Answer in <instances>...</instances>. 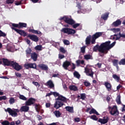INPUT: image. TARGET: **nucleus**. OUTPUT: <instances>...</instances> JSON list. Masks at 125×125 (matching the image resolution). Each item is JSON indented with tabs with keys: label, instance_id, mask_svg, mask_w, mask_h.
Segmentation results:
<instances>
[{
	"label": "nucleus",
	"instance_id": "obj_1",
	"mask_svg": "<svg viewBox=\"0 0 125 125\" xmlns=\"http://www.w3.org/2000/svg\"><path fill=\"white\" fill-rule=\"evenodd\" d=\"M111 41L105 42H103L99 46V44H97L93 48V51L94 52H97V51L102 53H104L106 50H109L113 47L115 44H116V42H114L111 44Z\"/></svg>",
	"mask_w": 125,
	"mask_h": 125
},
{
	"label": "nucleus",
	"instance_id": "obj_2",
	"mask_svg": "<svg viewBox=\"0 0 125 125\" xmlns=\"http://www.w3.org/2000/svg\"><path fill=\"white\" fill-rule=\"evenodd\" d=\"M101 36H102V32H96L92 36L91 35H89L86 38L85 44L88 45L90 44V42H91L92 44H95V41H96V39H98V38H100V37H101Z\"/></svg>",
	"mask_w": 125,
	"mask_h": 125
},
{
	"label": "nucleus",
	"instance_id": "obj_3",
	"mask_svg": "<svg viewBox=\"0 0 125 125\" xmlns=\"http://www.w3.org/2000/svg\"><path fill=\"white\" fill-rule=\"evenodd\" d=\"M59 20L60 21L63 20L65 23L68 24V25H70V26H72L74 29L78 28V27L81 25L80 23H76V21H75L73 19H71L66 16L61 17Z\"/></svg>",
	"mask_w": 125,
	"mask_h": 125
},
{
	"label": "nucleus",
	"instance_id": "obj_4",
	"mask_svg": "<svg viewBox=\"0 0 125 125\" xmlns=\"http://www.w3.org/2000/svg\"><path fill=\"white\" fill-rule=\"evenodd\" d=\"M55 100L56 102H55L54 106L55 109H59L64 105V103H67V98L61 95H60L59 97L56 98Z\"/></svg>",
	"mask_w": 125,
	"mask_h": 125
},
{
	"label": "nucleus",
	"instance_id": "obj_5",
	"mask_svg": "<svg viewBox=\"0 0 125 125\" xmlns=\"http://www.w3.org/2000/svg\"><path fill=\"white\" fill-rule=\"evenodd\" d=\"M37 100L33 98H29L26 102H25V105L22 106L20 108L21 112H25V113L29 111L30 107L28 106L34 105L36 103Z\"/></svg>",
	"mask_w": 125,
	"mask_h": 125
},
{
	"label": "nucleus",
	"instance_id": "obj_6",
	"mask_svg": "<svg viewBox=\"0 0 125 125\" xmlns=\"http://www.w3.org/2000/svg\"><path fill=\"white\" fill-rule=\"evenodd\" d=\"M61 32L64 34H67V35H75L77 32L75 29L69 28H63L61 30Z\"/></svg>",
	"mask_w": 125,
	"mask_h": 125
},
{
	"label": "nucleus",
	"instance_id": "obj_7",
	"mask_svg": "<svg viewBox=\"0 0 125 125\" xmlns=\"http://www.w3.org/2000/svg\"><path fill=\"white\" fill-rule=\"evenodd\" d=\"M11 29L12 28H18V29H21L22 28H27V23L24 22H19L18 24L12 23Z\"/></svg>",
	"mask_w": 125,
	"mask_h": 125
},
{
	"label": "nucleus",
	"instance_id": "obj_8",
	"mask_svg": "<svg viewBox=\"0 0 125 125\" xmlns=\"http://www.w3.org/2000/svg\"><path fill=\"white\" fill-rule=\"evenodd\" d=\"M3 64L4 66H10L11 67L13 61H9L7 59L3 58L2 59H0V64Z\"/></svg>",
	"mask_w": 125,
	"mask_h": 125
},
{
	"label": "nucleus",
	"instance_id": "obj_9",
	"mask_svg": "<svg viewBox=\"0 0 125 125\" xmlns=\"http://www.w3.org/2000/svg\"><path fill=\"white\" fill-rule=\"evenodd\" d=\"M12 30H14V31H15L18 34L20 35V36H21L22 37H27L28 36V33L27 32H25V30H20L16 28H12Z\"/></svg>",
	"mask_w": 125,
	"mask_h": 125
},
{
	"label": "nucleus",
	"instance_id": "obj_10",
	"mask_svg": "<svg viewBox=\"0 0 125 125\" xmlns=\"http://www.w3.org/2000/svg\"><path fill=\"white\" fill-rule=\"evenodd\" d=\"M24 68L26 69H35V70H39L37 68L36 63H28L24 64Z\"/></svg>",
	"mask_w": 125,
	"mask_h": 125
},
{
	"label": "nucleus",
	"instance_id": "obj_11",
	"mask_svg": "<svg viewBox=\"0 0 125 125\" xmlns=\"http://www.w3.org/2000/svg\"><path fill=\"white\" fill-rule=\"evenodd\" d=\"M11 67H12L16 71H20L22 69V66L19 65V63L14 61H13Z\"/></svg>",
	"mask_w": 125,
	"mask_h": 125
},
{
	"label": "nucleus",
	"instance_id": "obj_12",
	"mask_svg": "<svg viewBox=\"0 0 125 125\" xmlns=\"http://www.w3.org/2000/svg\"><path fill=\"white\" fill-rule=\"evenodd\" d=\"M109 121V117L107 116L106 118L105 117H103V119L102 118H99L98 122L99 123H100L101 125H105V124H107Z\"/></svg>",
	"mask_w": 125,
	"mask_h": 125
},
{
	"label": "nucleus",
	"instance_id": "obj_13",
	"mask_svg": "<svg viewBox=\"0 0 125 125\" xmlns=\"http://www.w3.org/2000/svg\"><path fill=\"white\" fill-rule=\"evenodd\" d=\"M27 38H29L30 40L33 41V42H37L39 41V37L35 35L28 34L27 36Z\"/></svg>",
	"mask_w": 125,
	"mask_h": 125
},
{
	"label": "nucleus",
	"instance_id": "obj_14",
	"mask_svg": "<svg viewBox=\"0 0 125 125\" xmlns=\"http://www.w3.org/2000/svg\"><path fill=\"white\" fill-rule=\"evenodd\" d=\"M5 112H8L12 117H17V113L16 111H14L10 108H7V109H5Z\"/></svg>",
	"mask_w": 125,
	"mask_h": 125
},
{
	"label": "nucleus",
	"instance_id": "obj_15",
	"mask_svg": "<svg viewBox=\"0 0 125 125\" xmlns=\"http://www.w3.org/2000/svg\"><path fill=\"white\" fill-rule=\"evenodd\" d=\"M85 73H86V76L91 77V78L93 79V75L94 74V72L92 71V70H90L88 68H85Z\"/></svg>",
	"mask_w": 125,
	"mask_h": 125
},
{
	"label": "nucleus",
	"instance_id": "obj_16",
	"mask_svg": "<svg viewBox=\"0 0 125 125\" xmlns=\"http://www.w3.org/2000/svg\"><path fill=\"white\" fill-rule=\"evenodd\" d=\"M38 67L41 69V70H42V71H48V66L46 64L41 63L38 65Z\"/></svg>",
	"mask_w": 125,
	"mask_h": 125
},
{
	"label": "nucleus",
	"instance_id": "obj_17",
	"mask_svg": "<svg viewBox=\"0 0 125 125\" xmlns=\"http://www.w3.org/2000/svg\"><path fill=\"white\" fill-rule=\"evenodd\" d=\"M69 66H71V62L68 61H65L62 64V67L64 70H68Z\"/></svg>",
	"mask_w": 125,
	"mask_h": 125
},
{
	"label": "nucleus",
	"instance_id": "obj_18",
	"mask_svg": "<svg viewBox=\"0 0 125 125\" xmlns=\"http://www.w3.org/2000/svg\"><path fill=\"white\" fill-rule=\"evenodd\" d=\"M121 25H122V21H121V20L120 19H118L116 21L113 22L111 24L112 27H118Z\"/></svg>",
	"mask_w": 125,
	"mask_h": 125
},
{
	"label": "nucleus",
	"instance_id": "obj_19",
	"mask_svg": "<svg viewBox=\"0 0 125 125\" xmlns=\"http://www.w3.org/2000/svg\"><path fill=\"white\" fill-rule=\"evenodd\" d=\"M39 54H38L36 52H33L31 54V59H32L33 61L36 62L38 60V56Z\"/></svg>",
	"mask_w": 125,
	"mask_h": 125
},
{
	"label": "nucleus",
	"instance_id": "obj_20",
	"mask_svg": "<svg viewBox=\"0 0 125 125\" xmlns=\"http://www.w3.org/2000/svg\"><path fill=\"white\" fill-rule=\"evenodd\" d=\"M104 84L108 91H111L112 90V85H111L110 83L105 82Z\"/></svg>",
	"mask_w": 125,
	"mask_h": 125
},
{
	"label": "nucleus",
	"instance_id": "obj_21",
	"mask_svg": "<svg viewBox=\"0 0 125 125\" xmlns=\"http://www.w3.org/2000/svg\"><path fill=\"white\" fill-rule=\"evenodd\" d=\"M45 85L47 86H49V88H53L54 87V83H53L52 80H49Z\"/></svg>",
	"mask_w": 125,
	"mask_h": 125
},
{
	"label": "nucleus",
	"instance_id": "obj_22",
	"mask_svg": "<svg viewBox=\"0 0 125 125\" xmlns=\"http://www.w3.org/2000/svg\"><path fill=\"white\" fill-rule=\"evenodd\" d=\"M65 109L67 112H69V113H74V107L73 106H67L65 107Z\"/></svg>",
	"mask_w": 125,
	"mask_h": 125
},
{
	"label": "nucleus",
	"instance_id": "obj_23",
	"mask_svg": "<svg viewBox=\"0 0 125 125\" xmlns=\"http://www.w3.org/2000/svg\"><path fill=\"white\" fill-rule=\"evenodd\" d=\"M28 32L29 33H32V34H36L37 35H41L42 32L41 31H39L38 30H35V29H29L28 30Z\"/></svg>",
	"mask_w": 125,
	"mask_h": 125
},
{
	"label": "nucleus",
	"instance_id": "obj_24",
	"mask_svg": "<svg viewBox=\"0 0 125 125\" xmlns=\"http://www.w3.org/2000/svg\"><path fill=\"white\" fill-rule=\"evenodd\" d=\"M33 106H35V110L37 113H40L41 110V105L38 104H33Z\"/></svg>",
	"mask_w": 125,
	"mask_h": 125
},
{
	"label": "nucleus",
	"instance_id": "obj_25",
	"mask_svg": "<svg viewBox=\"0 0 125 125\" xmlns=\"http://www.w3.org/2000/svg\"><path fill=\"white\" fill-rule=\"evenodd\" d=\"M109 17V13H105L104 14L102 15L101 18L103 20H107Z\"/></svg>",
	"mask_w": 125,
	"mask_h": 125
},
{
	"label": "nucleus",
	"instance_id": "obj_26",
	"mask_svg": "<svg viewBox=\"0 0 125 125\" xmlns=\"http://www.w3.org/2000/svg\"><path fill=\"white\" fill-rule=\"evenodd\" d=\"M69 88L70 90H73V91H77L78 87L75 85H70Z\"/></svg>",
	"mask_w": 125,
	"mask_h": 125
},
{
	"label": "nucleus",
	"instance_id": "obj_27",
	"mask_svg": "<svg viewBox=\"0 0 125 125\" xmlns=\"http://www.w3.org/2000/svg\"><path fill=\"white\" fill-rule=\"evenodd\" d=\"M32 49L30 48H27L25 51L26 55L27 57H30V54H32Z\"/></svg>",
	"mask_w": 125,
	"mask_h": 125
},
{
	"label": "nucleus",
	"instance_id": "obj_28",
	"mask_svg": "<svg viewBox=\"0 0 125 125\" xmlns=\"http://www.w3.org/2000/svg\"><path fill=\"white\" fill-rule=\"evenodd\" d=\"M53 113L56 118H60V117H61L62 114L59 110H56L54 111Z\"/></svg>",
	"mask_w": 125,
	"mask_h": 125
},
{
	"label": "nucleus",
	"instance_id": "obj_29",
	"mask_svg": "<svg viewBox=\"0 0 125 125\" xmlns=\"http://www.w3.org/2000/svg\"><path fill=\"white\" fill-rule=\"evenodd\" d=\"M89 114L91 115V114H95L97 116H99V113L95 110L94 108H92L89 111Z\"/></svg>",
	"mask_w": 125,
	"mask_h": 125
},
{
	"label": "nucleus",
	"instance_id": "obj_30",
	"mask_svg": "<svg viewBox=\"0 0 125 125\" xmlns=\"http://www.w3.org/2000/svg\"><path fill=\"white\" fill-rule=\"evenodd\" d=\"M112 63L113 66H115V67H116L117 69H119V65H118V63L119 62V61L118 60H113L112 61Z\"/></svg>",
	"mask_w": 125,
	"mask_h": 125
},
{
	"label": "nucleus",
	"instance_id": "obj_31",
	"mask_svg": "<svg viewBox=\"0 0 125 125\" xmlns=\"http://www.w3.org/2000/svg\"><path fill=\"white\" fill-rule=\"evenodd\" d=\"M76 63L77 66H80V65H81V64H82V65H84V61H83V60L81 61L80 60H78L76 61Z\"/></svg>",
	"mask_w": 125,
	"mask_h": 125
},
{
	"label": "nucleus",
	"instance_id": "obj_32",
	"mask_svg": "<svg viewBox=\"0 0 125 125\" xmlns=\"http://www.w3.org/2000/svg\"><path fill=\"white\" fill-rule=\"evenodd\" d=\"M110 114H111L112 116H119V111L118 109H115V111L112 112V111H110Z\"/></svg>",
	"mask_w": 125,
	"mask_h": 125
},
{
	"label": "nucleus",
	"instance_id": "obj_33",
	"mask_svg": "<svg viewBox=\"0 0 125 125\" xmlns=\"http://www.w3.org/2000/svg\"><path fill=\"white\" fill-rule=\"evenodd\" d=\"M73 76L75 78L79 79L81 78V75L77 71H75L73 73Z\"/></svg>",
	"mask_w": 125,
	"mask_h": 125
},
{
	"label": "nucleus",
	"instance_id": "obj_34",
	"mask_svg": "<svg viewBox=\"0 0 125 125\" xmlns=\"http://www.w3.org/2000/svg\"><path fill=\"white\" fill-rule=\"evenodd\" d=\"M116 102L118 105L122 104V102H121V96L118 95L116 98Z\"/></svg>",
	"mask_w": 125,
	"mask_h": 125
},
{
	"label": "nucleus",
	"instance_id": "obj_35",
	"mask_svg": "<svg viewBox=\"0 0 125 125\" xmlns=\"http://www.w3.org/2000/svg\"><path fill=\"white\" fill-rule=\"evenodd\" d=\"M42 46L41 45H37L35 47V50H39V51H41V50H42Z\"/></svg>",
	"mask_w": 125,
	"mask_h": 125
},
{
	"label": "nucleus",
	"instance_id": "obj_36",
	"mask_svg": "<svg viewBox=\"0 0 125 125\" xmlns=\"http://www.w3.org/2000/svg\"><path fill=\"white\" fill-rule=\"evenodd\" d=\"M91 55L89 54L85 55L84 56V58L85 60H89V59H91Z\"/></svg>",
	"mask_w": 125,
	"mask_h": 125
},
{
	"label": "nucleus",
	"instance_id": "obj_37",
	"mask_svg": "<svg viewBox=\"0 0 125 125\" xmlns=\"http://www.w3.org/2000/svg\"><path fill=\"white\" fill-rule=\"evenodd\" d=\"M112 78L114 79V80H116L117 82H120V77L118 76L117 75L114 74L112 76Z\"/></svg>",
	"mask_w": 125,
	"mask_h": 125
},
{
	"label": "nucleus",
	"instance_id": "obj_38",
	"mask_svg": "<svg viewBox=\"0 0 125 125\" xmlns=\"http://www.w3.org/2000/svg\"><path fill=\"white\" fill-rule=\"evenodd\" d=\"M81 96V99L82 100H84L86 98V96L85 95V93H82L80 94Z\"/></svg>",
	"mask_w": 125,
	"mask_h": 125
},
{
	"label": "nucleus",
	"instance_id": "obj_39",
	"mask_svg": "<svg viewBox=\"0 0 125 125\" xmlns=\"http://www.w3.org/2000/svg\"><path fill=\"white\" fill-rule=\"evenodd\" d=\"M19 98L20 99L23 100L24 101H26V100H27V98H26V97L23 95H20Z\"/></svg>",
	"mask_w": 125,
	"mask_h": 125
},
{
	"label": "nucleus",
	"instance_id": "obj_40",
	"mask_svg": "<svg viewBox=\"0 0 125 125\" xmlns=\"http://www.w3.org/2000/svg\"><path fill=\"white\" fill-rule=\"evenodd\" d=\"M119 65H125V59H123L119 62Z\"/></svg>",
	"mask_w": 125,
	"mask_h": 125
},
{
	"label": "nucleus",
	"instance_id": "obj_41",
	"mask_svg": "<svg viewBox=\"0 0 125 125\" xmlns=\"http://www.w3.org/2000/svg\"><path fill=\"white\" fill-rule=\"evenodd\" d=\"M108 50H106L104 53L100 52L99 56H101V57H103L104 56V54H106V53H108Z\"/></svg>",
	"mask_w": 125,
	"mask_h": 125
},
{
	"label": "nucleus",
	"instance_id": "obj_42",
	"mask_svg": "<svg viewBox=\"0 0 125 125\" xmlns=\"http://www.w3.org/2000/svg\"><path fill=\"white\" fill-rule=\"evenodd\" d=\"M90 118L91 120H93V121H98V118L96 115H92Z\"/></svg>",
	"mask_w": 125,
	"mask_h": 125
},
{
	"label": "nucleus",
	"instance_id": "obj_43",
	"mask_svg": "<svg viewBox=\"0 0 125 125\" xmlns=\"http://www.w3.org/2000/svg\"><path fill=\"white\" fill-rule=\"evenodd\" d=\"M111 30L113 33H118V32H120L121 31L120 28H112Z\"/></svg>",
	"mask_w": 125,
	"mask_h": 125
},
{
	"label": "nucleus",
	"instance_id": "obj_44",
	"mask_svg": "<svg viewBox=\"0 0 125 125\" xmlns=\"http://www.w3.org/2000/svg\"><path fill=\"white\" fill-rule=\"evenodd\" d=\"M2 125H11L8 121H4L1 123Z\"/></svg>",
	"mask_w": 125,
	"mask_h": 125
},
{
	"label": "nucleus",
	"instance_id": "obj_45",
	"mask_svg": "<svg viewBox=\"0 0 125 125\" xmlns=\"http://www.w3.org/2000/svg\"><path fill=\"white\" fill-rule=\"evenodd\" d=\"M9 102L10 104H13V103H15V100L14 99V98H11L9 101Z\"/></svg>",
	"mask_w": 125,
	"mask_h": 125
},
{
	"label": "nucleus",
	"instance_id": "obj_46",
	"mask_svg": "<svg viewBox=\"0 0 125 125\" xmlns=\"http://www.w3.org/2000/svg\"><path fill=\"white\" fill-rule=\"evenodd\" d=\"M60 51L61 52H62V53H63V54H65L66 53V50H65V49L64 48V47H62L60 48Z\"/></svg>",
	"mask_w": 125,
	"mask_h": 125
},
{
	"label": "nucleus",
	"instance_id": "obj_47",
	"mask_svg": "<svg viewBox=\"0 0 125 125\" xmlns=\"http://www.w3.org/2000/svg\"><path fill=\"white\" fill-rule=\"evenodd\" d=\"M52 95H54L55 97H57V96L59 97V96H60V94L57 92H52Z\"/></svg>",
	"mask_w": 125,
	"mask_h": 125
},
{
	"label": "nucleus",
	"instance_id": "obj_48",
	"mask_svg": "<svg viewBox=\"0 0 125 125\" xmlns=\"http://www.w3.org/2000/svg\"><path fill=\"white\" fill-rule=\"evenodd\" d=\"M84 85H85V86H86V87H88V86H89L90 85H91V83H90L85 81L84 82Z\"/></svg>",
	"mask_w": 125,
	"mask_h": 125
},
{
	"label": "nucleus",
	"instance_id": "obj_49",
	"mask_svg": "<svg viewBox=\"0 0 125 125\" xmlns=\"http://www.w3.org/2000/svg\"><path fill=\"white\" fill-rule=\"evenodd\" d=\"M0 37H6V34L0 30Z\"/></svg>",
	"mask_w": 125,
	"mask_h": 125
},
{
	"label": "nucleus",
	"instance_id": "obj_50",
	"mask_svg": "<svg viewBox=\"0 0 125 125\" xmlns=\"http://www.w3.org/2000/svg\"><path fill=\"white\" fill-rule=\"evenodd\" d=\"M32 83L34 84V85H35L36 86H38V87H40V86H41V84H40V83H39L38 82L33 81L32 82Z\"/></svg>",
	"mask_w": 125,
	"mask_h": 125
},
{
	"label": "nucleus",
	"instance_id": "obj_51",
	"mask_svg": "<svg viewBox=\"0 0 125 125\" xmlns=\"http://www.w3.org/2000/svg\"><path fill=\"white\" fill-rule=\"evenodd\" d=\"M81 52L82 53H84L85 52V46H83L81 48Z\"/></svg>",
	"mask_w": 125,
	"mask_h": 125
},
{
	"label": "nucleus",
	"instance_id": "obj_52",
	"mask_svg": "<svg viewBox=\"0 0 125 125\" xmlns=\"http://www.w3.org/2000/svg\"><path fill=\"white\" fill-rule=\"evenodd\" d=\"M6 2L7 4L13 3V2H14V0H6Z\"/></svg>",
	"mask_w": 125,
	"mask_h": 125
},
{
	"label": "nucleus",
	"instance_id": "obj_53",
	"mask_svg": "<svg viewBox=\"0 0 125 125\" xmlns=\"http://www.w3.org/2000/svg\"><path fill=\"white\" fill-rule=\"evenodd\" d=\"M63 43L65 44V45H69V44H70V42L68 40H64L63 41Z\"/></svg>",
	"mask_w": 125,
	"mask_h": 125
},
{
	"label": "nucleus",
	"instance_id": "obj_54",
	"mask_svg": "<svg viewBox=\"0 0 125 125\" xmlns=\"http://www.w3.org/2000/svg\"><path fill=\"white\" fill-rule=\"evenodd\" d=\"M116 109H118V108H117V106L114 105L113 106V107H112L111 110L110 111V112H112V113H113V112H114V111H116Z\"/></svg>",
	"mask_w": 125,
	"mask_h": 125
},
{
	"label": "nucleus",
	"instance_id": "obj_55",
	"mask_svg": "<svg viewBox=\"0 0 125 125\" xmlns=\"http://www.w3.org/2000/svg\"><path fill=\"white\" fill-rule=\"evenodd\" d=\"M74 122H75V123H79V122H81V118L79 117L75 118L74 119Z\"/></svg>",
	"mask_w": 125,
	"mask_h": 125
},
{
	"label": "nucleus",
	"instance_id": "obj_56",
	"mask_svg": "<svg viewBox=\"0 0 125 125\" xmlns=\"http://www.w3.org/2000/svg\"><path fill=\"white\" fill-rule=\"evenodd\" d=\"M1 100H6V96H0V101H1Z\"/></svg>",
	"mask_w": 125,
	"mask_h": 125
},
{
	"label": "nucleus",
	"instance_id": "obj_57",
	"mask_svg": "<svg viewBox=\"0 0 125 125\" xmlns=\"http://www.w3.org/2000/svg\"><path fill=\"white\" fill-rule=\"evenodd\" d=\"M15 76H16V77H17V78H21V73H18V72H15Z\"/></svg>",
	"mask_w": 125,
	"mask_h": 125
},
{
	"label": "nucleus",
	"instance_id": "obj_58",
	"mask_svg": "<svg viewBox=\"0 0 125 125\" xmlns=\"http://www.w3.org/2000/svg\"><path fill=\"white\" fill-rule=\"evenodd\" d=\"M59 59H63V58H65V56H64V55L60 54H59Z\"/></svg>",
	"mask_w": 125,
	"mask_h": 125
},
{
	"label": "nucleus",
	"instance_id": "obj_59",
	"mask_svg": "<svg viewBox=\"0 0 125 125\" xmlns=\"http://www.w3.org/2000/svg\"><path fill=\"white\" fill-rule=\"evenodd\" d=\"M113 37H116V38L115 39V41H119V40H120L121 39V37H118V34H114L113 35Z\"/></svg>",
	"mask_w": 125,
	"mask_h": 125
},
{
	"label": "nucleus",
	"instance_id": "obj_60",
	"mask_svg": "<svg viewBox=\"0 0 125 125\" xmlns=\"http://www.w3.org/2000/svg\"><path fill=\"white\" fill-rule=\"evenodd\" d=\"M58 77H59V74H52V78H58Z\"/></svg>",
	"mask_w": 125,
	"mask_h": 125
},
{
	"label": "nucleus",
	"instance_id": "obj_61",
	"mask_svg": "<svg viewBox=\"0 0 125 125\" xmlns=\"http://www.w3.org/2000/svg\"><path fill=\"white\" fill-rule=\"evenodd\" d=\"M77 6L78 9H82V6H81V3H78L77 4Z\"/></svg>",
	"mask_w": 125,
	"mask_h": 125
},
{
	"label": "nucleus",
	"instance_id": "obj_62",
	"mask_svg": "<svg viewBox=\"0 0 125 125\" xmlns=\"http://www.w3.org/2000/svg\"><path fill=\"white\" fill-rule=\"evenodd\" d=\"M50 95H52V91H51L50 93H47L45 97H49Z\"/></svg>",
	"mask_w": 125,
	"mask_h": 125
},
{
	"label": "nucleus",
	"instance_id": "obj_63",
	"mask_svg": "<svg viewBox=\"0 0 125 125\" xmlns=\"http://www.w3.org/2000/svg\"><path fill=\"white\" fill-rule=\"evenodd\" d=\"M16 5H20L21 4H22V2L21 1H17L15 3Z\"/></svg>",
	"mask_w": 125,
	"mask_h": 125
},
{
	"label": "nucleus",
	"instance_id": "obj_64",
	"mask_svg": "<svg viewBox=\"0 0 125 125\" xmlns=\"http://www.w3.org/2000/svg\"><path fill=\"white\" fill-rule=\"evenodd\" d=\"M121 87H123V85H122L121 84H119V85L117 86V90H119V89H120V88Z\"/></svg>",
	"mask_w": 125,
	"mask_h": 125
}]
</instances>
